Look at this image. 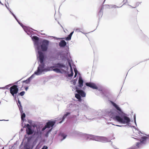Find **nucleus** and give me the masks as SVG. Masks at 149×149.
<instances>
[{
    "label": "nucleus",
    "mask_w": 149,
    "mask_h": 149,
    "mask_svg": "<svg viewBox=\"0 0 149 149\" xmlns=\"http://www.w3.org/2000/svg\"><path fill=\"white\" fill-rule=\"evenodd\" d=\"M51 130H50L49 131V132H50V131H51Z\"/></svg>",
    "instance_id": "44"
},
{
    "label": "nucleus",
    "mask_w": 149,
    "mask_h": 149,
    "mask_svg": "<svg viewBox=\"0 0 149 149\" xmlns=\"http://www.w3.org/2000/svg\"><path fill=\"white\" fill-rule=\"evenodd\" d=\"M10 93L11 94L15 97V95L16 94L18 91V88H17L16 85H14L10 88Z\"/></svg>",
    "instance_id": "4"
},
{
    "label": "nucleus",
    "mask_w": 149,
    "mask_h": 149,
    "mask_svg": "<svg viewBox=\"0 0 149 149\" xmlns=\"http://www.w3.org/2000/svg\"><path fill=\"white\" fill-rule=\"evenodd\" d=\"M75 96L77 99L79 100V101L81 100V97L79 94H76Z\"/></svg>",
    "instance_id": "17"
},
{
    "label": "nucleus",
    "mask_w": 149,
    "mask_h": 149,
    "mask_svg": "<svg viewBox=\"0 0 149 149\" xmlns=\"http://www.w3.org/2000/svg\"><path fill=\"white\" fill-rule=\"evenodd\" d=\"M21 113V118L22 120L24 121V118H25L26 115L24 113L20 112Z\"/></svg>",
    "instance_id": "16"
},
{
    "label": "nucleus",
    "mask_w": 149,
    "mask_h": 149,
    "mask_svg": "<svg viewBox=\"0 0 149 149\" xmlns=\"http://www.w3.org/2000/svg\"><path fill=\"white\" fill-rule=\"evenodd\" d=\"M16 20L18 22L19 24L23 27V28L24 29V30H25V29H26V27L24 26V25H23V24L22 23H20V22H19L18 21V19H16Z\"/></svg>",
    "instance_id": "22"
},
{
    "label": "nucleus",
    "mask_w": 149,
    "mask_h": 149,
    "mask_svg": "<svg viewBox=\"0 0 149 149\" xmlns=\"http://www.w3.org/2000/svg\"><path fill=\"white\" fill-rule=\"evenodd\" d=\"M22 81V82L23 83H25L26 84H28L30 81V80L29 78H28L25 80L23 81Z\"/></svg>",
    "instance_id": "21"
},
{
    "label": "nucleus",
    "mask_w": 149,
    "mask_h": 149,
    "mask_svg": "<svg viewBox=\"0 0 149 149\" xmlns=\"http://www.w3.org/2000/svg\"><path fill=\"white\" fill-rule=\"evenodd\" d=\"M21 102H20V100L18 99V103H17V104H21Z\"/></svg>",
    "instance_id": "33"
},
{
    "label": "nucleus",
    "mask_w": 149,
    "mask_h": 149,
    "mask_svg": "<svg viewBox=\"0 0 149 149\" xmlns=\"http://www.w3.org/2000/svg\"><path fill=\"white\" fill-rule=\"evenodd\" d=\"M73 84L74 85H75V81H74L73 82Z\"/></svg>",
    "instance_id": "40"
},
{
    "label": "nucleus",
    "mask_w": 149,
    "mask_h": 149,
    "mask_svg": "<svg viewBox=\"0 0 149 149\" xmlns=\"http://www.w3.org/2000/svg\"><path fill=\"white\" fill-rule=\"evenodd\" d=\"M113 119L117 122L123 124L128 123L130 121V119L125 116L121 117L118 116H116L113 118Z\"/></svg>",
    "instance_id": "2"
},
{
    "label": "nucleus",
    "mask_w": 149,
    "mask_h": 149,
    "mask_svg": "<svg viewBox=\"0 0 149 149\" xmlns=\"http://www.w3.org/2000/svg\"><path fill=\"white\" fill-rule=\"evenodd\" d=\"M48 147L46 146H44L41 149H47Z\"/></svg>",
    "instance_id": "29"
},
{
    "label": "nucleus",
    "mask_w": 149,
    "mask_h": 149,
    "mask_svg": "<svg viewBox=\"0 0 149 149\" xmlns=\"http://www.w3.org/2000/svg\"><path fill=\"white\" fill-rule=\"evenodd\" d=\"M103 7L102 6L100 10L98 13V16L99 18H101L102 15L103 14Z\"/></svg>",
    "instance_id": "14"
},
{
    "label": "nucleus",
    "mask_w": 149,
    "mask_h": 149,
    "mask_svg": "<svg viewBox=\"0 0 149 149\" xmlns=\"http://www.w3.org/2000/svg\"><path fill=\"white\" fill-rule=\"evenodd\" d=\"M66 136H63V139H65L66 137Z\"/></svg>",
    "instance_id": "37"
},
{
    "label": "nucleus",
    "mask_w": 149,
    "mask_h": 149,
    "mask_svg": "<svg viewBox=\"0 0 149 149\" xmlns=\"http://www.w3.org/2000/svg\"><path fill=\"white\" fill-rule=\"evenodd\" d=\"M74 33V31H73L70 33L68 36L65 39L67 40H69L71 39V37Z\"/></svg>",
    "instance_id": "15"
},
{
    "label": "nucleus",
    "mask_w": 149,
    "mask_h": 149,
    "mask_svg": "<svg viewBox=\"0 0 149 149\" xmlns=\"http://www.w3.org/2000/svg\"><path fill=\"white\" fill-rule=\"evenodd\" d=\"M106 139V138L102 137H100L99 139L98 140V141H101L102 140H104Z\"/></svg>",
    "instance_id": "26"
},
{
    "label": "nucleus",
    "mask_w": 149,
    "mask_h": 149,
    "mask_svg": "<svg viewBox=\"0 0 149 149\" xmlns=\"http://www.w3.org/2000/svg\"><path fill=\"white\" fill-rule=\"evenodd\" d=\"M146 136L142 137L140 140V142L137 143L136 144V146L138 148L141 145L142 143H143L144 141L146 140Z\"/></svg>",
    "instance_id": "9"
},
{
    "label": "nucleus",
    "mask_w": 149,
    "mask_h": 149,
    "mask_svg": "<svg viewBox=\"0 0 149 149\" xmlns=\"http://www.w3.org/2000/svg\"><path fill=\"white\" fill-rule=\"evenodd\" d=\"M6 7L7 8H7V6H6Z\"/></svg>",
    "instance_id": "45"
},
{
    "label": "nucleus",
    "mask_w": 149,
    "mask_h": 149,
    "mask_svg": "<svg viewBox=\"0 0 149 149\" xmlns=\"http://www.w3.org/2000/svg\"><path fill=\"white\" fill-rule=\"evenodd\" d=\"M22 82L19 81L17 83V85H16L17 88H22L23 86Z\"/></svg>",
    "instance_id": "12"
},
{
    "label": "nucleus",
    "mask_w": 149,
    "mask_h": 149,
    "mask_svg": "<svg viewBox=\"0 0 149 149\" xmlns=\"http://www.w3.org/2000/svg\"><path fill=\"white\" fill-rule=\"evenodd\" d=\"M49 44V42L46 40H43L41 45V48L42 51H46L47 50Z\"/></svg>",
    "instance_id": "5"
},
{
    "label": "nucleus",
    "mask_w": 149,
    "mask_h": 149,
    "mask_svg": "<svg viewBox=\"0 0 149 149\" xmlns=\"http://www.w3.org/2000/svg\"><path fill=\"white\" fill-rule=\"evenodd\" d=\"M119 111H121V109L120 108L118 107V106L117 105L115 107Z\"/></svg>",
    "instance_id": "25"
},
{
    "label": "nucleus",
    "mask_w": 149,
    "mask_h": 149,
    "mask_svg": "<svg viewBox=\"0 0 149 149\" xmlns=\"http://www.w3.org/2000/svg\"><path fill=\"white\" fill-rule=\"evenodd\" d=\"M38 53L39 54L38 58L41 64L39 65L38 67L37 71L34 72V74L37 75H39L40 73L45 71V69H44L45 65L43 63L44 58V54L42 52L40 51H38Z\"/></svg>",
    "instance_id": "1"
},
{
    "label": "nucleus",
    "mask_w": 149,
    "mask_h": 149,
    "mask_svg": "<svg viewBox=\"0 0 149 149\" xmlns=\"http://www.w3.org/2000/svg\"><path fill=\"white\" fill-rule=\"evenodd\" d=\"M26 133L28 135H30L33 134L34 130L31 129V126L29 124L26 125Z\"/></svg>",
    "instance_id": "7"
},
{
    "label": "nucleus",
    "mask_w": 149,
    "mask_h": 149,
    "mask_svg": "<svg viewBox=\"0 0 149 149\" xmlns=\"http://www.w3.org/2000/svg\"><path fill=\"white\" fill-rule=\"evenodd\" d=\"M105 0H104V1L103 2V3H104V2H105Z\"/></svg>",
    "instance_id": "43"
},
{
    "label": "nucleus",
    "mask_w": 149,
    "mask_h": 149,
    "mask_svg": "<svg viewBox=\"0 0 149 149\" xmlns=\"http://www.w3.org/2000/svg\"><path fill=\"white\" fill-rule=\"evenodd\" d=\"M12 14L13 15V16L14 17V18H15V19H17L16 17V16L15 15H14L13 13H12Z\"/></svg>",
    "instance_id": "35"
},
{
    "label": "nucleus",
    "mask_w": 149,
    "mask_h": 149,
    "mask_svg": "<svg viewBox=\"0 0 149 149\" xmlns=\"http://www.w3.org/2000/svg\"><path fill=\"white\" fill-rule=\"evenodd\" d=\"M76 92L79 94L80 96H81L83 97H85L86 93L83 91L79 89L78 88H76Z\"/></svg>",
    "instance_id": "10"
},
{
    "label": "nucleus",
    "mask_w": 149,
    "mask_h": 149,
    "mask_svg": "<svg viewBox=\"0 0 149 149\" xmlns=\"http://www.w3.org/2000/svg\"><path fill=\"white\" fill-rule=\"evenodd\" d=\"M25 93V92L24 91H22L21 92L19 93V95H20L21 96H23V95H24V94Z\"/></svg>",
    "instance_id": "27"
},
{
    "label": "nucleus",
    "mask_w": 149,
    "mask_h": 149,
    "mask_svg": "<svg viewBox=\"0 0 149 149\" xmlns=\"http://www.w3.org/2000/svg\"><path fill=\"white\" fill-rule=\"evenodd\" d=\"M86 85L87 86L93 89H97V87L96 85L93 83L91 82L86 83Z\"/></svg>",
    "instance_id": "8"
},
{
    "label": "nucleus",
    "mask_w": 149,
    "mask_h": 149,
    "mask_svg": "<svg viewBox=\"0 0 149 149\" xmlns=\"http://www.w3.org/2000/svg\"><path fill=\"white\" fill-rule=\"evenodd\" d=\"M74 70L75 72V73H77L78 71L76 69H74Z\"/></svg>",
    "instance_id": "34"
},
{
    "label": "nucleus",
    "mask_w": 149,
    "mask_h": 149,
    "mask_svg": "<svg viewBox=\"0 0 149 149\" xmlns=\"http://www.w3.org/2000/svg\"><path fill=\"white\" fill-rule=\"evenodd\" d=\"M33 40L36 41H38L39 40V38L37 36H33L32 38Z\"/></svg>",
    "instance_id": "20"
},
{
    "label": "nucleus",
    "mask_w": 149,
    "mask_h": 149,
    "mask_svg": "<svg viewBox=\"0 0 149 149\" xmlns=\"http://www.w3.org/2000/svg\"><path fill=\"white\" fill-rule=\"evenodd\" d=\"M0 3L2 5H3V4L0 1Z\"/></svg>",
    "instance_id": "41"
},
{
    "label": "nucleus",
    "mask_w": 149,
    "mask_h": 149,
    "mask_svg": "<svg viewBox=\"0 0 149 149\" xmlns=\"http://www.w3.org/2000/svg\"><path fill=\"white\" fill-rule=\"evenodd\" d=\"M65 65L63 64L58 63L55 64V65L50 67L49 68V70H52L55 72L58 73L61 72V71L58 68H55L57 67L60 68H64Z\"/></svg>",
    "instance_id": "3"
},
{
    "label": "nucleus",
    "mask_w": 149,
    "mask_h": 149,
    "mask_svg": "<svg viewBox=\"0 0 149 149\" xmlns=\"http://www.w3.org/2000/svg\"><path fill=\"white\" fill-rule=\"evenodd\" d=\"M59 45L61 47H64L66 45V43L65 40H62L59 43Z\"/></svg>",
    "instance_id": "13"
},
{
    "label": "nucleus",
    "mask_w": 149,
    "mask_h": 149,
    "mask_svg": "<svg viewBox=\"0 0 149 149\" xmlns=\"http://www.w3.org/2000/svg\"><path fill=\"white\" fill-rule=\"evenodd\" d=\"M127 1V0H123V2H124V3H123V5H124L126 3Z\"/></svg>",
    "instance_id": "30"
},
{
    "label": "nucleus",
    "mask_w": 149,
    "mask_h": 149,
    "mask_svg": "<svg viewBox=\"0 0 149 149\" xmlns=\"http://www.w3.org/2000/svg\"><path fill=\"white\" fill-rule=\"evenodd\" d=\"M113 6V8H118V6H116V5H114V6Z\"/></svg>",
    "instance_id": "32"
},
{
    "label": "nucleus",
    "mask_w": 149,
    "mask_h": 149,
    "mask_svg": "<svg viewBox=\"0 0 149 149\" xmlns=\"http://www.w3.org/2000/svg\"><path fill=\"white\" fill-rule=\"evenodd\" d=\"M18 106L19 107V109L20 112L22 113L23 112V110L22 107V105H21V103L20 104H18Z\"/></svg>",
    "instance_id": "18"
},
{
    "label": "nucleus",
    "mask_w": 149,
    "mask_h": 149,
    "mask_svg": "<svg viewBox=\"0 0 149 149\" xmlns=\"http://www.w3.org/2000/svg\"><path fill=\"white\" fill-rule=\"evenodd\" d=\"M71 74H68V76L69 77H72L73 75V72L72 70H71Z\"/></svg>",
    "instance_id": "24"
},
{
    "label": "nucleus",
    "mask_w": 149,
    "mask_h": 149,
    "mask_svg": "<svg viewBox=\"0 0 149 149\" xmlns=\"http://www.w3.org/2000/svg\"><path fill=\"white\" fill-rule=\"evenodd\" d=\"M106 7L107 8H113V6L114 5H106Z\"/></svg>",
    "instance_id": "23"
},
{
    "label": "nucleus",
    "mask_w": 149,
    "mask_h": 149,
    "mask_svg": "<svg viewBox=\"0 0 149 149\" xmlns=\"http://www.w3.org/2000/svg\"><path fill=\"white\" fill-rule=\"evenodd\" d=\"M84 81L81 77H79V85L78 86L80 88H81L83 86Z\"/></svg>",
    "instance_id": "11"
},
{
    "label": "nucleus",
    "mask_w": 149,
    "mask_h": 149,
    "mask_svg": "<svg viewBox=\"0 0 149 149\" xmlns=\"http://www.w3.org/2000/svg\"><path fill=\"white\" fill-rule=\"evenodd\" d=\"M77 75V73H75V75H74V77H76Z\"/></svg>",
    "instance_id": "36"
},
{
    "label": "nucleus",
    "mask_w": 149,
    "mask_h": 149,
    "mask_svg": "<svg viewBox=\"0 0 149 149\" xmlns=\"http://www.w3.org/2000/svg\"><path fill=\"white\" fill-rule=\"evenodd\" d=\"M28 87H26V88H25V90L26 91H27V90L28 89Z\"/></svg>",
    "instance_id": "39"
},
{
    "label": "nucleus",
    "mask_w": 149,
    "mask_h": 149,
    "mask_svg": "<svg viewBox=\"0 0 149 149\" xmlns=\"http://www.w3.org/2000/svg\"><path fill=\"white\" fill-rule=\"evenodd\" d=\"M111 104H112V105L113 106V107H115L116 105H117V104L115 103H114L112 101L111 102Z\"/></svg>",
    "instance_id": "28"
},
{
    "label": "nucleus",
    "mask_w": 149,
    "mask_h": 149,
    "mask_svg": "<svg viewBox=\"0 0 149 149\" xmlns=\"http://www.w3.org/2000/svg\"><path fill=\"white\" fill-rule=\"evenodd\" d=\"M113 125H116L117 126H118V127H121V126H120V125H114V124H113Z\"/></svg>",
    "instance_id": "38"
},
{
    "label": "nucleus",
    "mask_w": 149,
    "mask_h": 149,
    "mask_svg": "<svg viewBox=\"0 0 149 149\" xmlns=\"http://www.w3.org/2000/svg\"><path fill=\"white\" fill-rule=\"evenodd\" d=\"M70 113H69V112H68V113H67L66 114H65L64 116L63 117V118H62V121H60L59 122V123H61L62 122V121L67 116H68V115H69L70 114Z\"/></svg>",
    "instance_id": "19"
},
{
    "label": "nucleus",
    "mask_w": 149,
    "mask_h": 149,
    "mask_svg": "<svg viewBox=\"0 0 149 149\" xmlns=\"http://www.w3.org/2000/svg\"><path fill=\"white\" fill-rule=\"evenodd\" d=\"M72 17V18H75V17L74 16H73V17Z\"/></svg>",
    "instance_id": "42"
},
{
    "label": "nucleus",
    "mask_w": 149,
    "mask_h": 149,
    "mask_svg": "<svg viewBox=\"0 0 149 149\" xmlns=\"http://www.w3.org/2000/svg\"><path fill=\"white\" fill-rule=\"evenodd\" d=\"M69 65L70 66V70H72V66H71V63H69Z\"/></svg>",
    "instance_id": "31"
},
{
    "label": "nucleus",
    "mask_w": 149,
    "mask_h": 149,
    "mask_svg": "<svg viewBox=\"0 0 149 149\" xmlns=\"http://www.w3.org/2000/svg\"><path fill=\"white\" fill-rule=\"evenodd\" d=\"M55 121H49L47 123L46 125L42 129V131H44L47 128H49L51 127H53L55 124Z\"/></svg>",
    "instance_id": "6"
}]
</instances>
